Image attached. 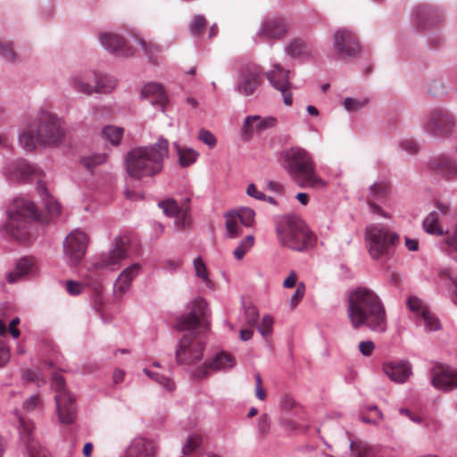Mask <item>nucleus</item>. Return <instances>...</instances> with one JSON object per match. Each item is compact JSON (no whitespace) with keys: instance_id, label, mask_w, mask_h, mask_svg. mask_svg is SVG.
Wrapping results in <instances>:
<instances>
[{"instance_id":"1","label":"nucleus","mask_w":457,"mask_h":457,"mask_svg":"<svg viewBox=\"0 0 457 457\" xmlns=\"http://www.w3.org/2000/svg\"><path fill=\"white\" fill-rule=\"evenodd\" d=\"M347 317L355 329L366 328L384 333L387 328L384 303L373 290L367 287H357L349 294Z\"/></svg>"},{"instance_id":"2","label":"nucleus","mask_w":457,"mask_h":457,"mask_svg":"<svg viewBox=\"0 0 457 457\" xmlns=\"http://www.w3.org/2000/svg\"><path fill=\"white\" fill-rule=\"evenodd\" d=\"M168 154L169 143L162 137L153 145L136 147L126 156L127 172L137 179L154 176L162 170V162Z\"/></svg>"},{"instance_id":"3","label":"nucleus","mask_w":457,"mask_h":457,"mask_svg":"<svg viewBox=\"0 0 457 457\" xmlns=\"http://www.w3.org/2000/svg\"><path fill=\"white\" fill-rule=\"evenodd\" d=\"M283 166L301 187L321 189L326 187V182L316 171L311 154L301 147H291L283 153Z\"/></svg>"},{"instance_id":"4","label":"nucleus","mask_w":457,"mask_h":457,"mask_svg":"<svg viewBox=\"0 0 457 457\" xmlns=\"http://www.w3.org/2000/svg\"><path fill=\"white\" fill-rule=\"evenodd\" d=\"M8 220L3 230L10 237L25 242L31 237V222L39 220L34 203L25 197L15 198L7 209Z\"/></svg>"},{"instance_id":"5","label":"nucleus","mask_w":457,"mask_h":457,"mask_svg":"<svg viewBox=\"0 0 457 457\" xmlns=\"http://www.w3.org/2000/svg\"><path fill=\"white\" fill-rule=\"evenodd\" d=\"M279 244L294 251H304L314 245L316 237L305 222L297 215L281 216L276 222Z\"/></svg>"},{"instance_id":"6","label":"nucleus","mask_w":457,"mask_h":457,"mask_svg":"<svg viewBox=\"0 0 457 457\" xmlns=\"http://www.w3.org/2000/svg\"><path fill=\"white\" fill-rule=\"evenodd\" d=\"M63 136L61 120L52 112H42L38 117L37 129L24 131L19 140L23 148L30 151L37 145H57Z\"/></svg>"},{"instance_id":"7","label":"nucleus","mask_w":457,"mask_h":457,"mask_svg":"<svg viewBox=\"0 0 457 457\" xmlns=\"http://www.w3.org/2000/svg\"><path fill=\"white\" fill-rule=\"evenodd\" d=\"M368 252L372 259H388L393 256L399 236L380 223L367 226L365 230Z\"/></svg>"},{"instance_id":"8","label":"nucleus","mask_w":457,"mask_h":457,"mask_svg":"<svg viewBox=\"0 0 457 457\" xmlns=\"http://www.w3.org/2000/svg\"><path fill=\"white\" fill-rule=\"evenodd\" d=\"M189 309L187 314L181 315L178 319L176 328L179 331L194 332L201 338L198 334L210 328L207 303L204 299H197L191 303Z\"/></svg>"},{"instance_id":"9","label":"nucleus","mask_w":457,"mask_h":457,"mask_svg":"<svg viewBox=\"0 0 457 457\" xmlns=\"http://www.w3.org/2000/svg\"><path fill=\"white\" fill-rule=\"evenodd\" d=\"M52 387L55 392V404L61 423L70 425L77 418V409L73 396L66 390L65 380L58 373L53 374Z\"/></svg>"},{"instance_id":"10","label":"nucleus","mask_w":457,"mask_h":457,"mask_svg":"<svg viewBox=\"0 0 457 457\" xmlns=\"http://www.w3.org/2000/svg\"><path fill=\"white\" fill-rule=\"evenodd\" d=\"M204 344L194 332L186 333L179 340L176 350V362L179 365H193L203 358Z\"/></svg>"},{"instance_id":"11","label":"nucleus","mask_w":457,"mask_h":457,"mask_svg":"<svg viewBox=\"0 0 457 457\" xmlns=\"http://www.w3.org/2000/svg\"><path fill=\"white\" fill-rule=\"evenodd\" d=\"M456 128V121L453 115L445 109L433 110L426 122V130L437 137H447L452 135Z\"/></svg>"},{"instance_id":"12","label":"nucleus","mask_w":457,"mask_h":457,"mask_svg":"<svg viewBox=\"0 0 457 457\" xmlns=\"http://www.w3.org/2000/svg\"><path fill=\"white\" fill-rule=\"evenodd\" d=\"M88 243L86 233L79 230L71 231L63 241V252L70 262L79 263L84 257Z\"/></svg>"},{"instance_id":"13","label":"nucleus","mask_w":457,"mask_h":457,"mask_svg":"<svg viewBox=\"0 0 457 457\" xmlns=\"http://www.w3.org/2000/svg\"><path fill=\"white\" fill-rule=\"evenodd\" d=\"M262 82V71L257 64H247L240 71L237 85L239 93L245 96L253 95Z\"/></svg>"},{"instance_id":"14","label":"nucleus","mask_w":457,"mask_h":457,"mask_svg":"<svg viewBox=\"0 0 457 457\" xmlns=\"http://www.w3.org/2000/svg\"><path fill=\"white\" fill-rule=\"evenodd\" d=\"M334 46L341 58L354 57L361 52V46L356 36L349 30L336 32Z\"/></svg>"},{"instance_id":"15","label":"nucleus","mask_w":457,"mask_h":457,"mask_svg":"<svg viewBox=\"0 0 457 457\" xmlns=\"http://www.w3.org/2000/svg\"><path fill=\"white\" fill-rule=\"evenodd\" d=\"M235 362V358L230 353L221 352L212 360L204 361L203 366L195 371L194 377L197 379L205 378L210 372L231 369Z\"/></svg>"},{"instance_id":"16","label":"nucleus","mask_w":457,"mask_h":457,"mask_svg":"<svg viewBox=\"0 0 457 457\" xmlns=\"http://www.w3.org/2000/svg\"><path fill=\"white\" fill-rule=\"evenodd\" d=\"M288 73L289 71H285L279 64H275L274 70L266 74L270 83L282 93L283 102L287 106L292 104V96L288 91L290 87Z\"/></svg>"},{"instance_id":"17","label":"nucleus","mask_w":457,"mask_h":457,"mask_svg":"<svg viewBox=\"0 0 457 457\" xmlns=\"http://www.w3.org/2000/svg\"><path fill=\"white\" fill-rule=\"evenodd\" d=\"M390 193V186L387 182H376L369 188V194L366 195L367 204L370 210L374 214L389 218L390 215L383 211V209L376 204V201L382 202L387 198Z\"/></svg>"},{"instance_id":"18","label":"nucleus","mask_w":457,"mask_h":457,"mask_svg":"<svg viewBox=\"0 0 457 457\" xmlns=\"http://www.w3.org/2000/svg\"><path fill=\"white\" fill-rule=\"evenodd\" d=\"M432 384L436 388L445 392L453 390L457 387V370L442 365L434 368Z\"/></svg>"},{"instance_id":"19","label":"nucleus","mask_w":457,"mask_h":457,"mask_svg":"<svg viewBox=\"0 0 457 457\" xmlns=\"http://www.w3.org/2000/svg\"><path fill=\"white\" fill-rule=\"evenodd\" d=\"M287 30L288 26L283 19L268 18L262 22L257 37L264 40H278L285 37Z\"/></svg>"},{"instance_id":"20","label":"nucleus","mask_w":457,"mask_h":457,"mask_svg":"<svg viewBox=\"0 0 457 457\" xmlns=\"http://www.w3.org/2000/svg\"><path fill=\"white\" fill-rule=\"evenodd\" d=\"M413 21L418 29H427L442 21V13L430 6H419L414 11Z\"/></svg>"},{"instance_id":"21","label":"nucleus","mask_w":457,"mask_h":457,"mask_svg":"<svg viewBox=\"0 0 457 457\" xmlns=\"http://www.w3.org/2000/svg\"><path fill=\"white\" fill-rule=\"evenodd\" d=\"M96 71H81L72 76L71 86L76 92L81 93L86 96H90L94 94L96 91Z\"/></svg>"},{"instance_id":"22","label":"nucleus","mask_w":457,"mask_h":457,"mask_svg":"<svg viewBox=\"0 0 457 457\" xmlns=\"http://www.w3.org/2000/svg\"><path fill=\"white\" fill-rule=\"evenodd\" d=\"M102 46L109 52L118 56L132 55V48L127 44L125 39L114 33H103L100 36Z\"/></svg>"},{"instance_id":"23","label":"nucleus","mask_w":457,"mask_h":457,"mask_svg":"<svg viewBox=\"0 0 457 457\" xmlns=\"http://www.w3.org/2000/svg\"><path fill=\"white\" fill-rule=\"evenodd\" d=\"M189 199H187L182 205H179L173 199L162 201L159 206L162 209L163 212L170 217H176V223L179 228L187 225L188 221V206Z\"/></svg>"},{"instance_id":"24","label":"nucleus","mask_w":457,"mask_h":457,"mask_svg":"<svg viewBox=\"0 0 457 457\" xmlns=\"http://www.w3.org/2000/svg\"><path fill=\"white\" fill-rule=\"evenodd\" d=\"M128 243L127 237H119L115 241L114 248L105 256H103L100 262L97 263L99 268H112L117 265L121 260L128 257Z\"/></svg>"},{"instance_id":"25","label":"nucleus","mask_w":457,"mask_h":457,"mask_svg":"<svg viewBox=\"0 0 457 457\" xmlns=\"http://www.w3.org/2000/svg\"><path fill=\"white\" fill-rule=\"evenodd\" d=\"M277 125V119L272 116L262 118L259 115H253L246 117L244 126L243 133L249 135L256 132H262L266 129H271Z\"/></svg>"},{"instance_id":"26","label":"nucleus","mask_w":457,"mask_h":457,"mask_svg":"<svg viewBox=\"0 0 457 457\" xmlns=\"http://www.w3.org/2000/svg\"><path fill=\"white\" fill-rule=\"evenodd\" d=\"M155 445L144 437L135 438L129 446L125 457H154Z\"/></svg>"},{"instance_id":"27","label":"nucleus","mask_w":457,"mask_h":457,"mask_svg":"<svg viewBox=\"0 0 457 457\" xmlns=\"http://www.w3.org/2000/svg\"><path fill=\"white\" fill-rule=\"evenodd\" d=\"M142 96L147 99L153 105H158L164 110L168 100L166 92L160 83L151 82L145 84L141 90Z\"/></svg>"},{"instance_id":"28","label":"nucleus","mask_w":457,"mask_h":457,"mask_svg":"<svg viewBox=\"0 0 457 457\" xmlns=\"http://www.w3.org/2000/svg\"><path fill=\"white\" fill-rule=\"evenodd\" d=\"M383 370L391 380L398 383H403L406 381L411 373L410 364L405 361L386 362L383 364Z\"/></svg>"},{"instance_id":"29","label":"nucleus","mask_w":457,"mask_h":457,"mask_svg":"<svg viewBox=\"0 0 457 457\" xmlns=\"http://www.w3.org/2000/svg\"><path fill=\"white\" fill-rule=\"evenodd\" d=\"M37 172L41 173V171H38L34 166L29 164L27 162L19 161L7 168L6 175L10 180L19 181L26 179L33 175L37 176Z\"/></svg>"},{"instance_id":"30","label":"nucleus","mask_w":457,"mask_h":457,"mask_svg":"<svg viewBox=\"0 0 457 457\" xmlns=\"http://www.w3.org/2000/svg\"><path fill=\"white\" fill-rule=\"evenodd\" d=\"M432 169L446 179H452L457 177L456 162L445 155H441L433 161Z\"/></svg>"},{"instance_id":"31","label":"nucleus","mask_w":457,"mask_h":457,"mask_svg":"<svg viewBox=\"0 0 457 457\" xmlns=\"http://www.w3.org/2000/svg\"><path fill=\"white\" fill-rule=\"evenodd\" d=\"M141 267L138 263H134L125 269L118 277L114 284L116 294L123 295L130 287L131 281L138 274Z\"/></svg>"},{"instance_id":"32","label":"nucleus","mask_w":457,"mask_h":457,"mask_svg":"<svg viewBox=\"0 0 457 457\" xmlns=\"http://www.w3.org/2000/svg\"><path fill=\"white\" fill-rule=\"evenodd\" d=\"M36 270V263L33 257H24L16 264L15 270L8 274L10 283L16 282L20 278L33 273Z\"/></svg>"},{"instance_id":"33","label":"nucleus","mask_w":457,"mask_h":457,"mask_svg":"<svg viewBox=\"0 0 457 457\" xmlns=\"http://www.w3.org/2000/svg\"><path fill=\"white\" fill-rule=\"evenodd\" d=\"M37 190L49 215L53 217L59 215L61 212L60 204L48 193L46 185L41 180H38Z\"/></svg>"},{"instance_id":"34","label":"nucleus","mask_w":457,"mask_h":457,"mask_svg":"<svg viewBox=\"0 0 457 457\" xmlns=\"http://www.w3.org/2000/svg\"><path fill=\"white\" fill-rule=\"evenodd\" d=\"M138 43L148 58L149 62L157 65L162 52V46L153 40H145L143 38H139Z\"/></svg>"},{"instance_id":"35","label":"nucleus","mask_w":457,"mask_h":457,"mask_svg":"<svg viewBox=\"0 0 457 457\" xmlns=\"http://www.w3.org/2000/svg\"><path fill=\"white\" fill-rule=\"evenodd\" d=\"M287 52L292 57H308L312 54V47L303 40L296 38L288 45Z\"/></svg>"},{"instance_id":"36","label":"nucleus","mask_w":457,"mask_h":457,"mask_svg":"<svg viewBox=\"0 0 457 457\" xmlns=\"http://www.w3.org/2000/svg\"><path fill=\"white\" fill-rule=\"evenodd\" d=\"M175 148L181 166L187 167L193 164L198 157V153L192 148H181L178 144L175 145Z\"/></svg>"},{"instance_id":"37","label":"nucleus","mask_w":457,"mask_h":457,"mask_svg":"<svg viewBox=\"0 0 457 457\" xmlns=\"http://www.w3.org/2000/svg\"><path fill=\"white\" fill-rule=\"evenodd\" d=\"M96 80V87L95 93L107 94L115 87V80L112 78L107 75H103L97 71Z\"/></svg>"},{"instance_id":"38","label":"nucleus","mask_w":457,"mask_h":457,"mask_svg":"<svg viewBox=\"0 0 457 457\" xmlns=\"http://www.w3.org/2000/svg\"><path fill=\"white\" fill-rule=\"evenodd\" d=\"M423 228L426 232L433 235H443V229L439 224L438 216L436 212H430L423 221Z\"/></svg>"},{"instance_id":"39","label":"nucleus","mask_w":457,"mask_h":457,"mask_svg":"<svg viewBox=\"0 0 457 457\" xmlns=\"http://www.w3.org/2000/svg\"><path fill=\"white\" fill-rule=\"evenodd\" d=\"M102 135L112 145H118L123 135V129L115 126H105L102 130Z\"/></svg>"},{"instance_id":"40","label":"nucleus","mask_w":457,"mask_h":457,"mask_svg":"<svg viewBox=\"0 0 457 457\" xmlns=\"http://www.w3.org/2000/svg\"><path fill=\"white\" fill-rule=\"evenodd\" d=\"M202 438L198 435L190 436L182 449L183 455L181 457H194L193 453L201 445Z\"/></svg>"},{"instance_id":"41","label":"nucleus","mask_w":457,"mask_h":457,"mask_svg":"<svg viewBox=\"0 0 457 457\" xmlns=\"http://www.w3.org/2000/svg\"><path fill=\"white\" fill-rule=\"evenodd\" d=\"M253 236H247L241 241L238 246L234 250L233 255L237 260H242L245 253L253 246Z\"/></svg>"},{"instance_id":"42","label":"nucleus","mask_w":457,"mask_h":457,"mask_svg":"<svg viewBox=\"0 0 457 457\" xmlns=\"http://www.w3.org/2000/svg\"><path fill=\"white\" fill-rule=\"evenodd\" d=\"M235 215L246 227L252 226L254 222L255 212L251 208H240Z\"/></svg>"},{"instance_id":"43","label":"nucleus","mask_w":457,"mask_h":457,"mask_svg":"<svg viewBox=\"0 0 457 457\" xmlns=\"http://www.w3.org/2000/svg\"><path fill=\"white\" fill-rule=\"evenodd\" d=\"M226 228L228 237L230 238L237 237L241 234L240 228L237 225V219L234 213L227 214Z\"/></svg>"},{"instance_id":"44","label":"nucleus","mask_w":457,"mask_h":457,"mask_svg":"<svg viewBox=\"0 0 457 457\" xmlns=\"http://www.w3.org/2000/svg\"><path fill=\"white\" fill-rule=\"evenodd\" d=\"M106 159V154H93L91 156L84 157L81 162L88 170L92 171L96 166L105 162Z\"/></svg>"},{"instance_id":"45","label":"nucleus","mask_w":457,"mask_h":457,"mask_svg":"<svg viewBox=\"0 0 457 457\" xmlns=\"http://www.w3.org/2000/svg\"><path fill=\"white\" fill-rule=\"evenodd\" d=\"M144 372L148 376L150 377L151 378L154 379L155 381H157L160 385H162L165 389H167L168 391H171L174 389V383L173 381L163 376V375H160L158 373H154L147 369H145L144 370Z\"/></svg>"},{"instance_id":"46","label":"nucleus","mask_w":457,"mask_h":457,"mask_svg":"<svg viewBox=\"0 0 457 457\" xmlns=\"http://www.w3.org/2000/svg\"><path fill=\"white\" fill-rule=\"evenodd\" d=\"M207 26V21L203 15H195L190 24V31L194 36H199Z\"/></svg>"},{"instance_id":"47","label":"nucleus","mask_w":457,"mask_h":457,"mask_svg":"<svg viewBox=\"0 0 457 457\" xmlns=\"http://www.w3.org/2000/svg\"><path fill=\"white\" fill-rule=\"evenodd\" d=\"M20 421V433L22 438L26 441H29L31 438L32 432L34 430V424L22 417H19Z\"/></svg>"},{"instance_id":"48","label":"nucleus","mask_w":457,"mask_h":457,"mask_svg":"<svg viewBox=\"0 0 457 457\" xmlns=\"http://www.w3.org/2000/svg\"><path fill=\"white\" fill-rule=\"evenodd\" d=\"M422 318L425 321L426 327L430 330H438L440 328V322L438 319L431 313L428 309L422 310Z\"/></svg>"},{"instance_id":"49","label":"nucleus","mask_w":457,"mask_h":457,"mask_svg":"<svg viewBox=\"0 0 457 457\" xmlns=\"http://www.w3.org/2000/svg\"><path fill=\"white\" fill-rule=\"evenodd\" d=\"M368 102L369 101L367 99L347 97L344 101V106L349 112H355L363 108L368 104Z\"/></svg>"},{"instance_id":"50","label":"nucleus","mask_w":457,"mask_h":457,"mask_svg":"<svg viewBox=\"0 0 457 457\" xmlns=\"http://www.w3.org/2000/svg\"><path fill=\"white\" fill-rule=\"evenodd\" d=\"M195 269L196 275L203 279V281L208 286H211V280L208 278V273L206 270V266L201 258H197L195 260Z\"/></svg>"},{"instance_id":"51","label":"nucleus","mask_w":457,"mask_h":457,"mask_svg":"<svg viewBox=\"0 0 457 457\" xmlns=\"http://www.w3.org/2000/svg\"><path fill=\"white\" fill-rule=\"evenodd\" d=\"M0 54L10 62L14 61L16 58V54L11 42H0Z\"/></svg>"},{"instance_id":"52","label":"nucleus","mask_w":457,"mask_h":457,"mask_svg":"<svg viewBox=\"0 0 457 457\" xmlns=\"http://www.w3.org/2000/svg\"><path fill=\"white\" fill-rule=\"evenodd\" d=\"M23 408L29 412L37 409L42 408V402L37 395H31L23 403Z\"/></svg>"},{"instance_id":"53","label":"nucleus","mask_w":457,"mask_h":457,"mask_svg":"<svg viewBox=\"0 0 457 457\" xmlns=\"http://www.w3.org/2000/svg\"><path fill=\"white\" fill-rule=\"evenodd\" d=\"M245 321L249 326H254L257 323L259 318V312L256 307L249 305L245 310Z\"/></svg>"},{"instance_id":"54","label":"nucleus","mask_w":457,"mask_h":457,"mask_svg":"<svg viewBox=\"0 0 457 457\" xmlns=\"http://www.w3.org/2000/svg\"><path fill=\"white\" fill-rule=\"evenodd\" d=\"M273 325V319L266 315L262 318L261 325L258 327L259 332L263 336L267 337L271 333Z\"/></svg>"},{"instance_id":"55","label":"nucleus","mask_w":457,"mask_h":457,"mask_svg":"<svg viewBox=\"0 0 457 457\" xmlns=\"http://www.w3.org/2000/svg\"><path fill=\"white\" fill-rule=\"evenodd\" d=\"M29 457H51L48 452L39 445L29 446Z\"/></svg>"},{"instance_id":"56","label":"nucleus","mask_w":457,"mask_h":457,"mask_svg":"<svg viewBox=\"0 0 457 457\" xmlns=\"http://www.w3.org/2000/svg\"><path fill=\"white\" fill-rule=\"evenodd\" d=\"M199 139L210 147H214L217 142L214 135L205 129L200 130Z\"/></svg>"},{"instance_id":"57","label":"nucleus","mask_w":457,"mask_h":457,"mask_svg":"<svg viewBox=\"0 0 457 457\" xmlns=\"http://www.w3.org/2000/svg\"><path fill=\"white\" fill-rule=\"evenodd\" d=\"M266 390L262 386V380L260 376V374L255 375V396L261 400L263 401L266 398Z\"/></svg>"},{"instance_id":"58","label":"nucleus","mask_w":457,"mask_h":457,"mask_svg":"<svg viewBox=\"0 0 457 457\" xmlns=\"http://www.w3.org/2000/svg\"><path fill=\"white\" fill-rule=\"evenodd\" d=\"M305 293V286L303 283H299L297 285L296 290L293 296L291 297V305L295 307L298 303L302 300Z\"/></svg>"},{"instance_id":"59","label":"nucleus","mask_w":457,"mask_h":457,"mask_svg":"<svg viewBox=\"0 0 457 457\" xmlns=\"http://www.w3.org/2000/svg\"><path fill=\"white\" fill-rule=\"evenodd\" d=\"M83 286L82 284L73 281L68 280L66 282V290L71 295H78L82 292Z\"/></svg>"},{"instance_id":"60","label":"nucleus","mask_w":457,"mask_h":457,"mask_svg":"<svg viewBox=\"0 0 457 457\" xmlns=\"http://www.w3.org/2000/svg\"><path fill=\"white\" fill-rule=\"evenodd\" d=\"M375 349V344L370 341H361L359 344V350L364 356H370Z\"/></svg>"},{"instance_id":"61","label":"nucleus","mask_w":457,"mask_h":457,"mask_svg":"<svg viewBox=\"0 0 457 457\" xmlns=\"http://www.w3.org/2000/svg\"><path fill=\"white\" fill-rule=\"evenodd\" d=\"M408 306L412 312H419L422 315V310L427 309L423 303L417 297H410L408 299Z\"/></svg>"},{"instance_id":"62","label":"nucleus","mask_w":457,"mask_h":457,"mask_svg":"<svg viewBox=\"0 0 457 457\" xmlns=\"http://www.w3.org/2000/svg\"><path fill=\"white\" fill-rule=\"evenodd\" d=\"M246 194L258 200H266V195L259 191L254 184L248 185Z\"/></svg>"},{"instance_id":"63","label":"nucleus","mask_w":457,"mask_h":457,"mask_svg":"<svg viewBox=\"0 0 457 457\" xmlns=\"http://www.w3.org/2000/svg\"><path fill=\"white\" fill-rule=\"evenodd\" d=\"M23 378L27 381H33L36 382L37 386H40L41 384H45L46 381L43 378H40L37 373H36L33 370H28L23 373Z\"/></svg>"},{"instance_id":"64","label":"nucleus","mask_w":457,"mask_h":457,"mask_svg":"<svg viewBox=\"0 0 457 457\" xmlns=\"http://www.w3.org/2000/svg\"><path fill=\"white\" fill-rule=\"evenodd\" d=\"M444 85L438 80H434L431 82L428 87L429 93L433 96L442 95L444 93Z\"/></svg>"}]
</instances>
